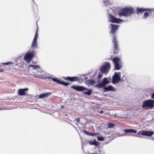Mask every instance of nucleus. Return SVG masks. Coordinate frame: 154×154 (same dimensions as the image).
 <instances>
[{
    "label": "nucleus",
    "mask_w": 154,
    "mask_h": 154,
    "mask_svg": "<svg viewBox=\"0 0 154 154\" xmlns=\"http://www.w3.org/2000/svg\"><path fill=\"white\" fill-rule=\"evenodd\" d=\"M48 78L51 79L54 82H56L58 84H61L65 86L69 85L70 84L68 82L61 81L58 79L55 78H52L51 77H49Z\"/></svg>",
    "instance_id": "nucleus-11"
},
{
    "label": "nucleus",
    "mask_w": 154,
    "mask_h": 154,
    "mask_svg": "<svg viewBox=\"0 0 154 154\" xmlns=\"http://www.w3.org/2000/svg\"><path fill=\"white\" fill-rule=\"evenodd\" d=\"M64 79L66 80L69 81L71 82H73L74 81L79 82L80 81L79 78L76 76L72 77L68 76L64 78Z\"/></svg>",
    "instance_id": "nucleus-13"
},
{
    "label": "nucleus",
    "mask_w": 154,
    "mask_h": 154,
    "mask_svg": "<svg viewBox=\"0 0 154 154\" xmlns=\"http://www.w3.org/2000/svg\"><path fill=\"white\" fill-rule=\"evenodd\" d=\"M108 15L109 16V21L110 22L119 23L121 21H123L122 20L116 18L110 14H108Z\"/></svg>",
    "instance_id": "nucleus-9"
},
{
    "label": "nucleus",
    "mask_w": 154,
    "mask_h": 154,
    "mask_svg": "<svg viewBox=\"0 0 154 154\" xmlns=\"http://www.w3.org/2000/svg\"><path fill=\"white\" fill-rule=\"evenodd\" d=\"M77 120L78 122H80V119L79 118L77 119Z\"/></svg>",
    "instance_id": "nucleus-33"
},
{
    "label": "nucleus",
    "mask_w": 154,
    "mask_h": 154,
    "mask_svg": "<svg viewBox=\"0 0 154 154\" xmlns=\"http://www.w3.org/2000/svg\"><path fill=\"white\" fill-rule=\"evenodd\" d=\"M102 83L103 84V86H105L106 85L109 83V80H107V78H104L103 79Z\"/></svg>",
    "instance_id": "nucleus-21"
},
{
    "label": "nucleus",
    "mask_w": 154,
    "mask_h": 154,
    "mask_svg": "<svg viewBox=\"0 0 154 154\" xmlns=\"http://www.w3.org/2000/svg\"><path fill=\"white\" fill-rule=\"evenodd\" d=\"M151 98L152 99H154V93H153L151 96Z\"/></svg>",
    "instance_id": "nucleus-32"
},
{
    "label": "nucleus",
    "mask_w": 154,
    "mask_h": 154,
    "mask_svg": "<svg viewBox=\"0 0 154 154\" xmlns=\"http://www.w3.org/2000/svg\"><path fill=\"white\" fill-rule=\"evenodd\" d=\"M116 114H115L113 116H116Z\"/></svg>",
    "instance_id": "nucleus-36"
},
{
    "label": "nucleus",
    "mask_w": 154,
    "mask_h": 154,
    "mask_svg": "<svg viewBox=\"0 0 154 154\" xmlns=\"http://www.w3.org/2000/svg\"><path fill=\"white\" fill-rule=\"evenodd\" d=\"M83 131L85 133V134L91 136H93L98 134L97 133H89L85 130H83Z\"/></svg>",
    "instance_id": "nucleus-20"
},
{
    "label": "nucleus",
    "mask_w": 154,
    "mask_h": 154,
    "mask_svg": "<svg viewBox=\"0 0 154 154\" xmlns=\"http://www.w3.org/2000/svg\"><path fill=\"white\" fill-rule=\"evenodd\" d=\"M134 11L132 8H125L122 9L120 11L119 13V15L120 17L124 16L128 17L133 14Z\"/></svg>",
    "instance_id": "nucleus-3"
},
{
    "label": "nucleus",
    "mask_w": 154,
    "mask_h": 154,
    "mask_svg": "<svg viewBox=\"0 0 154 154\" xmlns=\"http://www.w3.org/2000/svg\"><path fill=\"white\" fill-rule=\"evenodd\" d=\"M104 63V65L100 68V72L107 74L110 69V65L109 63L107 62H105Z\"/></svg>",
    "instance_id": "nucleus-5"
},
{
    "label": "nucleus",
    "mask_w": 154,
    "mask_h": 154,
    "mask_svg": "<svg viewBox=\"0 0 154 154\" xmlns=\"http://www.w3.org/2000/svg\"><path fill=\"white\" fill-rule=\"evenodd\" d=\"M103 89L105 90L104 92L109 91H115V88L111 85L107 87H104Z\"/></svg>",
    "instance_id": "nucleus-14"
},
{
    "label": "nucleus",
    "mask_w": 154,
    "mask_h": 154,
    "mask_svg": "<svg viewBox=\"0 0 154 154\" xmlns=\"http://www.w3.org/2000/svg\"><path fill=\"white\" fill-rule=\"evenodd\" d=\"M38 29L37 28L32 45V47L33 48H35L37 47V39L38 37Z\"/></svg>",
    "instance_id": "nucleus-10"
},
{
    "label": "nucleus",
    "mask_w": 154,
    "mask_h": 154,
    "mask_svg": "<svg viewBox=\"0 0 154 154\" xmlns=\"http://www.w3.org/2000/svg\"><path fill=\"white\" fill-rule=\"evenodd\" d=\"M82 121L83 122H80V123L82 125H84L86 124V122H87L86 119L82 118Z\"/></svg>",
    "instance_id": "nucleus-25"
},
{
    "label": "nucleus",
    "mask_w": 154,
    "mask_h": 154,
    "mask_svg": "<svg viewBox=\"0 0 154 154\" xmlns=\"http://www.w3.org/2000/svg\"><path fill=\"white\" fill-rule=\"evenodd\" d=\"M124 131L125 133H136L137 132V131L133 129H126L124 130Z\"/></svg>",
    "instance_id": "nucleus-18"
},
{
    "label": "nucleus",
    "mask_w": 154,
    "mask_h": 154,
    "mask_svg": "<svg viewBox=\"0 0 154 154\" xmlns=\"http://www.w3.org/2000/svg\"><path fill=\"white\" fill-rule=\"evenodd\" d=\"M111 30L110 31L111 33H113V39L112 40V42L114 43V52L115 53H117L119 49L118 47L117 46L118 41L116 38L115 35V32L118 29V26L117 25L111 24Z\"/></svg>",
    "instance_id": "nucleus-1"
},
{
    "label": "nucleus",
    "mask_w": 154,
    "mask_h": 154,
    "mask_svg": "<svg viewBox=\"0 0 154 154\" xmlns=\"http://www.w3.org/2000/svg\"><path fill=\"white\" fill-rule=\"evenodd\" d=\"M34 56V54L33 52L28 53L25 55L23 60L26 61L27 63H29Z\"/></svg>",
    "instance_id": "nucleus-7"
},
{
    "label": "nucleus",
    "mask_w": 154,
    "mask_h": 154,
    "mask_svg": "<svg viewBox=\"0 0 154 154\" xmlns=\"http://www.w3.org/2000/svg\"><path fill=\"white\" fill-rule=\"evenodd\" d=\"M154 134L153 131H138L137 134L138 135H141L143 136L150 137Z\"/></svg>",
    "instance_id": "nucleus-8"
},
{
    "label": "nucleus",
    "mask_w": 154,
    "mask_h": 154,
    "mask_svg": "<svg viewBox=\"0 0 154 154\" xmlns=\"http://www.w3.org/2000/svg\"><path fill=\"white\" fill-rule=\"evenodd\" d=\"M100 113V114H102L103 113V110H101Z\"/></svg>",
    "instance_id": "nucleus-34"
},
{
    "label": "nucleus",
    "mask_w": 154,
    "mask_h": 154,
    "mask_svg": "<svg viewBox=\"0 0 154 154\" xmlns=\"http://www.w3.org/2000/svg\"><path fill=\"white\" fill-rule=\"evenodd\" d=\"M88 143L90 145H95L96 146L98 145V144L97 143V142L96 140L95 139L93 141H89Z\"/></svg>",
    "instance_id": "nucleus-22"
},
{
    "label": "nucleus",
    "mask_w": 154,
    "mask_h": 154,
    "mask_svg": "<svg viewBox=\"0 0 154 154\" xmlns=\"http://www.w3.org/2000/svg\"><path fill=\"white\" fill-rule=\"evenodd\" d=\"M120 61V59L118 58H115L113 60V61L115 63V69L117 70L119 69L121 66L119 64V63Z\"/></svg>",
    "instance_id": "nucleus-12"
},
{
    "label": "nucleus",
    "mask_w": 154,
    "mask_h": 154,
    "mask_svg": "<svg viewBox=\"0 0 154 154\" xmlns=\"http://www.w3.org/2000/svg\"><path fill=\"white\" fill-rule=\"evenodd\" d=\"M121 74L120 72H116L112 78V83L116 84L118 83L121 80L120 78Z\"/></svg>",
    "instance_id": "nucleus-6"
},
{
    "label": "nucleus",
    "mask_w": 154,
    "mask_h": 154,
    "mask_svg": "<svg viewBox=\"0 0 154 154\" xmlns=\"http://www.w3.org/2000/svg\"><path fill=\"white\" fill-rule=\"evenodd\" d=\"M95 86H97L98 88L105 87V86H103V83L102 82L101 84H98L97 85H96Z\"/></svg>",
    "instance_id": "nucleus-26"
},
{
    "label": "nucleus",
    "mask_w": 154,
    "mask_h": 154,
    "mask_svg": "<svg viewBox=\"0 0 154 154\" xmlns=\"http://www.w3.org/2000/svg\"><path fill=\"white\" fill-rule=\"evenodd\" d=\"M86 84L88 86L90 85H94L96 83V82L93 80H88L86 81Z\"/></svg>",
    "instance_id": "nucleus-15"
},
{
    "label": "nucleus",
    "mask_w": 154,
    "mask_h": 154,
    "mask_svg": "<svg viewBox=\"0 0 154 154\" xmlns=\"http://www.w3.org/2000/svg\"><path fill=\"white\" fill-rule=\"evenodd\" d=\"M3 71V70L2 69H0V72H2Z\"/></svg>",
    "instance_id": "nucleus-35"
},
{
    "label": "nucleus",
    "mask_w": 154,
    "mask_h": 154,
    "mask_svg": "<svg viewBox=\"0 0 154 154\" xmlns=\"http://www.w3.org/2000/svg\"><path fill=\"white\" fill-rule=\"evenodd\" d=\"M51 94V93L48 92L43 93L38 95V97L40 98H43L48 96Z\"/></svg>",
    "instance_id": "nucleus-16"
},
{
    "label": "nucleus",
    "mask_w": 154,
    "mask_h": 154,
    "mask_svg": "<svg viewBox=\"0 0 154 154\" xmlns=\"http://www.w3.org/2000/svg\"><path fill=\"white\" fill-rule=\"evenodd\" d=\"M71 88L79 92H83V93L90 96L92 92V89L89 90L88 88L82 86H72Z\"/></svg>",
    "instance_id": "nucleus-2"
},
{
    "label": "nucleus",
    "mask_w": 154,
    "mask_h": 154,
    "mask_svg": "<svg viewBox=\"0 0 154 154\" xmlns=\"http://www.w3.org/2000/svg\"><path fill=\"white\" fill-rule=\"evenodd\" d=\"M32 67L35 70L39 67V66L38 65L37 66L30 65L29 66V67Z\"/></svg>",
    "instance_id": "nucleus-24"
},
{
    "label": "nucleus",
    "mask_w": 154,
    "mask_h": 154,
    "mask_svg": "<svg viewBox=\"0 0 154 154\" xmlns=\"http://www.w3.org/2000/svg\"><path fill=\"white\" fill-rule=\"evenodd\" d=\"M102 73L103 72H100L98 75V77L99 78V79H100L103 76V74H102Z\"/></svg>",
    "instance_id": "nucleus-29"
},
{
    "label": "nucleus",
    "mask_w": 154,
    "mask_h": 154,
    "mask_svg": "<svg viewBox=\"0 0 154 154\" xmlns=\"http://www.w3.org/2000/svg\"><path fill=\"white\" fill-rule=\"evenodd\" d=\"M154 106V100H146L143 102L142 105L143 109L149 110L152 109Z\"/></svg>",
    "instance_id": "nucleus-4"
},
{
    "label": "nucleus",
    "mask_w": 154,
    "mask_h": 154,
    "mask_svg": "<svg viewBox=\"0 0 154 154\" xmlns=\"http://www.w3.org/2000/svg\"><path fill=\"white\" fill-rule=\"evenodd\" d=\"M115 126V125L112 123H109L108 124V128H113Z\"/></svg>",
    "instance_id": "nucleus-23"
},
{
    "label": "nucleus",
    "mask_w": 154,
    "mask_h": 154,
    "mask_svg": "<svg viewBox=\"0 0 154 154\" xmlns=\"http://www.w3.org/2000/svg\"><path fill=\"white\" fill-rule=\"evenodd\" d=\"M97 140L100 141H103L104 140V138L103 137H97Z\"/></svg>",
    "instance_id": "nucleus-28"
},
{
    "label": "nucleus",
    "mask_w": 154,
    "mask_h": 154,
    "mask_svg": "<svg viewBox=\"0 0 154 154\" xmlns=\"http://www.w3.org/2000/svg\"><path fill=\"white\" fill-rule=\"evenodd\" d=\"M27 88L24 89H20L19 90L18 94L20 95H24L25 94V91L26 90H27Z\"/></svg>",
    "instance_id": "nucleus-17"
},
{
    "label": "nucleus",
    "mask_w": 154,
    "mask_h": 154,
    "mask_svg": "<svg viewBox=\"0 0 154 154\" xmlns=\"http://www.w3.org/2000/svg\"><path fill=\"white\" fill-rule=\"evenodd\" d=\"M12 63L11 62H6V63H4V64L5 65H8V64H11Z\"/></svg>",
    "instance_id": "nucleus-30"
},
{
    "label": "nucleus",
    "mask_w": 154,
    "mask_h": 154,
    "mask_svg": "<svg viewBox=\"0 0 154 154\" xmlns=\"http://www.w3.org/2000/svg\"><path fill=\"white\" fill-rule=\"evenodd\" d=\"M137 12L138 14L139 13H143L144 11L149 10L150 9H144L143 8H137Z\"/></svg>",
    "instance_id": "nucleus-19"
},
{
    "label": "nucleus",
    "mask_w": 154,
    "mask_h": 154,
    "mask_svg": "<svg viewBox=\"0 0 154 154\" xmlns=\"http://www.w3.org/2000/svg\"><path fill=\"white\" fill-rule=\"evenodd\" d=\"M104 3L105 5L106 4V5H108L109 2H108V1H104Z\"/></svg>",
    "instance_id": "nucleus-31"
},
{
    "label": "nucleus",
    "mask_w": 154,
    "mask_h": 154,
    "mask_svg": "<svg viewBox=\"0 0 154 154\" xmlns=\"http://www.w3.org/2000/svg\"><path fill=\"white\" fill-rule=\"evenodd\" d=\"M149 15V14L148 12H146L144 14V18H146V17Z\"/></svg>",
    "instance_id": "nucleus-27"
}]
</instances>
